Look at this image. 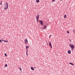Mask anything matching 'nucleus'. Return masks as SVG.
I'll return each mask as SVG.
<instances>
[{"instance_id":"393cba45","label":"nucleus","mask_w":75,"mask_h":75,"mask_svg":"<svg viewBox=\"0 0 75 75\" xmlns=\"http://www.w3.org/2000/svg\"><path fill=\"white\" fill-rule=\"evenodd\" d=\"M46 27H47V26H45V27H44V28H46Z\"/></svg>"},{"instance_id":"39448f33","label":"nucleus","mask_w":75,"mask_h":75,"mask_svg":"<svg viewBox=\"0 0 75 75\" xmlns=\"http://www.w3.org/2000/svg\"><path fill=\"white\" fill-rule=\"evenodd\" d=\"M49 44L50 47H51V48H52V45H51V41L49 42Z\"/></svg>"},{"instance_id":"cd10ccee","label":"nucleus","mask_w":75,"mask_h":75,"mask_svg":"<svg viewBox=\"0 0 75 75\" xmlns=\"http://www.w3.org/2000/svg\"><path fill=\"white\" fill-rule=\"evenodd\" d=\"M47 43V44H48V43L47 42H46Z\"/></svg>"},{"instance_id":"412c9836","label":"nucleus","mask_w":75,"mask_h":75,"mask_svg":"<svg viewBox=\"0 0 75 75\" xmlns=\"http://www.w3.org/2000/svg\"><path fill=\"white\" fill-rule=\"evenodd\" d=\"M5 40H4V39H3L2 40V41H5Z\"/></svg>"},{"instance_id":"0eeeda50","label":"nucleus","mask_w":75,"mask_h":75,"mask_svg":"<svg viewBox=\"0 0 75 75\" xmlns=\"http://www.w3.org/2000/svg\"><path fill=\"white\" fill-rule=\"evenodd\" d=\"M26 51H27L26 54L27 56H28V49H26Z\"/></svg>"},{"instance_id":"5701e85b","label":"nucleus","mask_w":75,"mask_h":75,"mask_svg":"<svg viewBox=\"0 0 75 75\" xmlns=\"http://www.w3.org/2000/svg\"><path fill=\"white\" fill-rule=\"evenodd\" d=\"M0 42H1V40L0 39Z\"/></svg>"},{"instance_id":"f8f14e48","label":"nucleus","mask_w":75,"mask_h":75,"mask_svg":"<svg viewBox=\"0 0 75 75\" xmlns=\"http://www.w3.org/2000/svg\"><path fill=\"white\" fill-rule=\"evenodd\" d=\"M26 49H28V46H26Z\"/></svg>"},{"instance_id":"f257e3e1","label":"nucleus","mask_w":75,"mask_h":75,"mask_svg":"<svg viewBox=\"0 0 75 75\" xmlns=\"http://www.w3.org/2000/svg\"><path fill=\"white\" fill-rule=\"evenodd\" d=\"M8 3L6 2L5 3L4 7V10H7L8 8Z\"/></svg>"},{"instance_id":"c85d7f7f","label":"nucleus","mask_w":75,"mask_h":75,"mask_svg":"<svg viewBox=\"0 0 75 75\" xmlns=\"http://www.w3.org/2000/svg\"><path fill=\"white\" fill-rule=\"evenodd\" d=\"M28 47V48H29V47H30V46H29Z\"/></svg>"},{"instance_id":"423d86ee","label":"nucleus","mask_w":75,"mask_h":75,"mask_svg":"<svg viewBox=\"0 0 75 75\" xmlns=\"http://www.w3.org/2000/svg\"><path fill=\"white\" fill-rule=\"evenodd\" d=\"M39 15H37L36 16V19H38V18H39Z\"/></svg>"},{"instance_id":"7c9ffc66","label":"nucleus","mask_w":75,"mask_h":75,"mask_svg":"<svg viewBox=\"0 0 75 75\" xmlns=\"http://www.w3.org/2000/svg\"><path fill=\"white\" fill-rule=\"evenodd\" d=\"M46 41V42H47V41Z\"/></svg>"},{"instance_id":"bb28decb","label":"nucleus","mask_w":75,"mask_h":75,"mask_svg":"<svg viewBox=\"0 0 75 75\" xmlns=\"http://www.w3.org/2000/svg\"><path fill=\"white\" fill-rule=\"evenodd\" d=\"M51 35H50V36L49 37V38H50V37H51Z\"/></svg>"},{"instance_id":"6e6552de","label":"nucleus","mask_w":75,"mask_h":75,"mask_svg":"<svg viewBox=\"0 0 75 75\" xmlns=\"http://www.w3.org/2000/svg\"><path fill=\"white\" fill-rule=\"evenodd\" d=\"M71 50H69V51H68V53L69 54L71 53Z\"/></svg>"},{"instance_id":"ddd939ff","label":"nucleus","mask_w":75,"mask_h":75,"mask_svg":"<svg viewBox=\"0 0 75 75\" xmlns=\"http://www.w3.org/2000/svg\"><path fill=\"white\" fill-rule=\"evenodd\" d=\"M18 68L19 69H20V70H21V67H19Z\"/></svg>"},{"instance_id":"1a4fd4ad","label":"nucleus","mask_w":75,"mask_h":75,"mask_svg":"<svg viewBox=\"0 0 75 75\" xmlns=\"http://www.w3.org/2000/svg\"><path fill=\"white\" fill-rule=\"evenodd\" d=\"M69 64H70L71 65H74V64H73V63H69Z\"/></svg>"},{"instance_id":"6ab92c4d","label":"nucleus","mask_w":75,"mask_h":75,"mask_svg":"<svg viewBox=\"0 0 75 75\" xmlns=\"http://www.w3.org/2000/svg\"><path fill=\"white\" fill-rule=\"evenodd\" d=\"M55 1V0H52V1L53 2H54V1Z\"/></svg>"},{"instance_id":"c756f323","label":"nucleus","mask_w":75,"mask_h":75,"mask_svg":"<svg viewBox=\"0 0 75 75\" xmlns=\"http://www.w3.org/2000/svg\"><path fill=\"white\" fill-rule=\"evenodd\" d=\"M61 0V1H62V0Z\"/></svg>"},{"instance_id":"f3484780","label":"nucleus","mask_w":75,"mask_h":75,"mask_svg":"<svg viewBox=\"0 0 75 75\" xmlns=\"http://www.w3.org/2000/svg\"><path fill=\"white\" fill-rule=\"evenodd\" d=\"M5 56H6V57H7V54L6 53L5 54Z\"/></svg>"},{"instance_id":"9b49d317","label":"nucleus","mask_w":75,"mask_h":75,"mask_svg":"<svg viewBox=\"0 0 75 75\" xmlns=\"http://www.w3.org/2000/svg\"><path fill=\"white\" fill-rule=\"evenodd\" d=\"M66 17H67V15H65L64 16V18H66Z\"/></svg>"},{"instance_id":"b1692460","label":"nucleus","mask_w":75,"mask_h":75,"mask_svg":"<svg viewBox=\"0 0 75 75\" xmlns=\"http://www.w3.org/2000/svg\"><path fill=\"white\" fill-rule=\"evenodd\" d=\"M74 30H73V32H74V33H75V31H74Z\"/></svg>"},{"instance_id":"a211bd4d","label":"nucleus","mask_w":75,"mask_h":75,"mask_svg":"<svg viewBox=\"0 0 75 75\" xmlns=\"http://www.w3.org/2000/svg\"><path fill=\"white\" fill-rule=\"evenodd\" d=\"M67 33L68 34H69V31H67Z\"/></svg>"},{"instance_id":"7ed1b4c3","label":"nucleus","mask_w":75,"mask_h":75,"mask_svg":"<svg viewBox=\"0 0 75 75\" xmlns=\"http://www.w3.org/2000/svg\"><path fill=\"white\" fill-rule=\"evenodd\" d=\"M39 22L40 23L41 25H43V23H42V20L41 21V20H40L39 21Z\"/></svg>"},{"instance_id":"4468645a","label":"nucleus","mask_w":75,"mask_h":75,"mask_svg":"<svg viewBox=\"0 0 75 75\" xmlns=\"http://www.w3.org/2000/svg\"><path fill=\"white\" fill-rule=\"evenodd\" d=\"M36 2H37V3H38L39 2H40L39 0H36Z\"/></svg>"},{"instance_id":"9d476101","label":"nucleus","mask_w":75,"mask_h":75,"mask_svg":"<svg viewBox=\"0 0 75 75\" xmlns=\"http://www.w3.org/2000/svg\"><path fill=\"white\" fill-rule=\"evenodd\" d=\"M31 69L33 71H34V68L33 67H31Z\"/></svg>"},{"instance_id":"dca6fc26","label":"nucleus","mask_w":75,"mask_h":75,"mask_svg":"<svg viewBox=\"0 0 75 75\" xmlns=\"http://www.w3.org/2000/svg\"><path fill=\"white\" fill-rule=\"evenodd\" d=\"M2 4V1H1V3L0 4V5Z\"/></svg>"},{"instance_id":"a878e982","label":"nucleus","mask_w":75,"mask_h":75,"mask_svg":"<svg viewBox=\"0 0 75 75\" xmlns=\"http://www.w3.org/2000/svg\"><path fill=\"white\" fill-rule=\"evenodd\" d=\"M69 40L70 42H71V40Z\"/></svg>"},{"instance_id":"f03ea898","label":"nucleus","mask_w":75,"mask_h":75,"mask_svg":"<svg viewBox=\"0 0 75 75\" xmlns=\"http://www.w3.org/2000/svg\"><path fill=\"white\" fill-rule=\"evenodd\" d=\"M70 47L71 48L72 51H73V50H74V48L75 47L74 45H73V44H71L70 45Z\"/></svg>"},{"instance_id":"4be33fe9","label":"nucleus","mask_w":75,"mask_h":75,"mask_svg":"<svg viewBox=\"0 0 75 75\" xmlns=\"http://www.w3.org/2000/svg\"><path fill=\"white\" fill-rule=\"evenodd\" d=\"M4 42H7V41L6 40H5V41H4Z\"/></svg>"},{"instance_id":"2eb2a0df","label":"nucleus","mask_w":75,"mask_h":75,"mask_svg":"<svg viewBox=\"0 0 75 75\" xmlns=\"http://www.w3.org/2000/svg\"><path fill=\"white\" fill-rule=\"evenodd\" d=\"M7 67V64H6V65H5V67Z\"/></svg>"},{"instance_id":"20e7f679","label":"nucleus","mask_w":75,"mask_h":75,"mask_svg":"<svg viewBox=\"0 0 75 75\" xmlns=\"http://www.w3.org/2000/svg\"><path fill=\"white\" fill-rule=\"evenodd\" d=\"M25 44H27L28 43V40L27 39H25Z\"/></svg>"},{"instance_id":"aec40b11","label":"nucleus","mask_w":75,"mask_h":75,"mask_svg":"<svg viewBox=\"0 0 75 75\" xmlns=\"http://www.w3.org/2000/svg\"><path fill=\"white\" fill-rule=\"evenodd\" d=\"M37 21L38 22V19H37Z\"/></svg>"}]
</instances>
